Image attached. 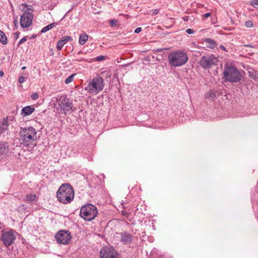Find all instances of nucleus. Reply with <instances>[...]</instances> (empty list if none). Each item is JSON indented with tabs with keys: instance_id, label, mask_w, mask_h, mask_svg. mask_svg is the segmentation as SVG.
Listing matches in <instances>:
<instances>
[{
	"instance_id": "nucleus-1",
	"label": "nucleus",
	"mask_w": 258,
	"mask_h": 258,
	"mask_svg": "<svg viewBox=\"0 0 258 258\" xmlns=\"http://www.w3.org/2000/svg\"><path fill=\"white\" fill-rule=\"evenodd\" d=\"M21 144L25 147H32L37 144V132L33 127L21 128L19 133Z\"/></svg>"
},
{
	"instance_id": "nucleus-2",
	"label": "nucleus",
	"mask_w": 258,
	"mask_h": 258,
	"mask_svg": "<svg viewBox=\"0 0 258 258\" xmlns=\"http://www.w3.org/2000/svg\"><path fill=\"white\" fill-rule=\"evenodd\" d=\"M56 196L60 203L64 204H69L74 198V191L69 184H63L57 190Z\"/></svg>"
},
{
	"instance_id": "nucleus-3",
	"label": "nucleus",
	"mask_w": 258,
	"mask_h": 258,
	"mask_svg": "<svg viewBox=\"0 0 258 258\" xmlns=\"http://www.w3.org/2000/svg\"><path fill=\"white\" fill-rule=\"evenodd\" d=\"M168 58L171 66L177 67L185 64L188 57L186 53L181 51H176L170 53Z\"/></svg>"
},
{
	"instance_id": "nucleus-4",
	"label": "nucleus",
	"mask_w": 258,
	"mask_h": 258,
	"mask_svg": "<svg viewBox=\"0 0 258 258\" xmlns=\"http://www.w3.org/2000/svg\"><path fill=\"white\" fill-rule=\"evenodd\" d=\"M242 78L241 73L235 67L225 66L223 71V79L228 82L237 83Z\"/></svg>"
},
{
	"instance_id": "nucleus-5",
	"label": "nucleus",
	"mask_w": 258,
	"mask_h": 258,
	"mask_svg": "<svg viewBox=\"0 0 258 258\" xmlns=\"http://www.w3.org/2000/svg\"><path fill=\"white\" fill-rule=\"evenodd\" d=\"M104 86L103 79L100 76H97L89 82L88 85L85 88V90L87 91L89 94L96 95L103 90Z\"/></svg>"
},
{
	"instance_id": "nucleus-6",
	"label": "nucleus",
	"mask_w": 258,
	"mask_h": 258,
	"mask_svg": "<svg viewBox=\"0 0 258 258\" xmlns=\"http://www.w3.org/2000/svg\"><path fill=\"white\" fill-rule=\"evenodd\" d=\"M97 214V208L92 204H87L82 206L80 212L81 217L87 221L95 219Z\"/></svg>"
},
{
	"instance_id": "nucleus-7",
	"label": "nucleus",
	"mask_w": 258,
	"mask_h": 258,
	"mask_svg": "<svg viewBox=\"0 0 258 258\" xmlns=\"http://www.w3.org/2000/svg\"><path fill=\"white\" fill-rule=\"evenodd\" d=\"M57 103L54 105V107L59 113L63 112L66 114L71 112L73 108V103L66 95H62L56 99Z\"/></svg>"
},
{
	"instance_id": "nucleus-8",
	"label": "nucleus",
	"mask_w": 258,
	"mask_h": 258,
	"mask_svg": "<svg viewBox=\"0 0 258 258\" xmlns=\"http://www.w3.org/2000/svg\"><path fill=\"white\" fill-rule=\"evenodd\" d=\"M218 61L219 59L217 57L210 54L203 56L199 61V64L204 69H209L217 65Z\"/></svg>"
},
{
	"instance_id": "nucleus-9",
	"label": "nucleus",
	"mask_w": 258,
	"mask_h": 258,
	"mask_svg": "<svg viewBox=\"0 0 258 258\" xmlns=\"http://www.w3.org/2000/svg\"><path fill=\"white\" fill-rule=\"evenodd\" d=\"M55 237L57 243L61 244L69 243L71 239V234L68 231H59L56 234Z\"/></svg>"
},
{
	"instance_id": "nucleus-10",
	"label": "nucleus",
	"mask_w": 258,
	"mask_h": 258,
	"mask_svg": "<svg viewBox=\"0 0 258 258\" xmlns=\"http://www.w3.org/2000/svg\"><path fill=\"white\" fill-rule=\"evenodd\" d=\"M16 239L12 230H5L2 232V239L6 246H10Z\"/></svg>"
},
{
	"instance_id": "nucleus-11",
	"label": "nucleus",
	"mask_w": 258,
	"mask_h": 258,
	"mask_svg": "<svg viewBox=\"0 0 258 258\" xmlns=\"http://www.w3.org/2000/svg\"><path fill=\"white\" fill-rule=\"evenodd\" d=\"M33 15L30 12H25L21 16L20 25L22 28L29 27L32 23Z\"/></svg>"
},
{
	"instance_id": "nucleus-12",
	"label": "nucleus",
	"mask_w": 258,
	"mask_h": 258,
	"mask_svg": "<svg viewBox=\"0 0 258 258\" xmlns=\"http://www.w3.org/2000/svg\"><path fill=\"white\" fill-rule=\"evenodd\" d=\"M100 253L101 258H117V252L112 247H104Z\"/></svg>"
},
{
	"instance_id": "nucleus-13",
	"label": "nucleus",
	"mask_w": 258,
	"mask_h": 258,
	"mask_svg": "<svg viewBox=\"0 0 258 258\" xmlns=\"http://www.w3.org/2000/svg\"><path fill=\"white\" fill-rule=\"evenodd\" d=\"M14 119V117L13 116H11L10 118L8 117L4 118L2 121L0 123V133H3L8 130V127L9 125L8 123L9 120L13 121Z\"/></svg>"
},
{
	"instance_id": "nucleus-14",
	"label": "nucleus",
	"mask_w": 258,
	"mask_h": 258,
	"mask_svg": "<svg viewBox=\"0 0 258 258\" xmlns=\"http://www.w3.org/2000/svg\"><path fill=\"white\" fill-rule=\"evenodd\" d=\"M72 38L71 36H66L62 37L57 42V48L58 50H60L64 45L68 41L72 40Z\"/></svg>"
},
{
	"instance_id": "nucleus-15",
	"label": "nucleus",
	"mask_w": 258,
	"mask_h": 258,
	"mask_svg": "<svg viewBox=\"0 0 258 258\" xmlns=\"http://www.w3.org/2000/svg\"><path fill=\"white\" fill-rule=\"evenodd\" d=\"M37 196L35 194H28L26 195L25 201L28 203H34L37 201Z\"/></svg>"
},
{
	"instance_id": "nucleus-16",
	"label": "nucleus",
	"mask_w": 258,
	"mask_h": 258,
	"mask_svg": "<svg viewBox=\"0 0 258 258\" xmlns=\"http://www.w3.org/2000/svg\"><path fill=\"white\" fill-rule=\"evenodd\" d=\"M35 108L34 107H31L30 106H27L26 107H24L22 109L21 114L23 116H27L32 114L34 111Z\"/></svg>"
},
{
	"instance_id": "nucleus-17",
	"label": "nucleus",
	"mask_w": 258,
	"mask_h": 258,
	"mask_svg": "<svg viewBox=\"0 0 258 258\" xmlns=\"http://www.w3.org/2000/svg\"><path fill=\"white\" fill-rule=\"evenodd\" d=\"M9 152V148L8 143H0V155L7 154Z\"/></svg>"
},
{
	"instance_id": "nucleus-18",
	"label": "nucleus",
	"mask_w": 258,
	"mask_h": 258,
	"mask_svg": "<svg viewBox=\"0 0 258 258\" xmlns=\"http://www.w3.org/2000/svg\"><path fill=\"white\" fill-rule=\"evenodd\" d=\"M248 74L250 78L253 79L255 81H258V71L251 68H248Z\"/></svg>"
},
{
	"instance_id": "nucleus-19",
	"label": "nucleus",
	"mask_w": 258,
	"mask_h": 258,
	"mask_svg": "<svg viewBox=\"0 0 258 258\" xmlns=\"http://www.w3.org/2000/svg\"><path fill=\"white\" fill-rule=\"evenodd\" d=\"M121 240L124 243H128L131 241V235L127 233H121Z\"/></svg>"
},
{
	"instance_id": "nucleus-20",
	"label": "nucleus",
	"mask_w": 258,
	"mask_h": 258,
	"mask_svg": "<svg viewBox=\"0 0 258 258\" xmlns=\"http://www.w3.org/2000/svg\"><path fill=\"white\" fill-rule=\"evenodd\" d=\"M88 39V36L87 34L84 33L81 34L79 37V43L81 45H84L87 42Z\"/></svg>"
},
{
	"instance_id": "nucleus-21",
	"label": "nucleus",
	"mask_w": 258,
	"mask_h": 258,
	"mask_svg": "<svg viewBox=\"0 0 258 258\" xmlns=\"http://www.w3.org/2000/svg\"><path fill=\"white\" fill-rule=\"evenodd\" d=\"M0 42L3 44H6L8 42L7 37L5 34L0 30Z\"/></svg>"
},
{
	"instance_id": "nucleus-22",
	"label": "nucleus",
	"mask_w": 258,
	"mask_h": 258,
	"mask_svg": "<svg viewBox=\"0 0 258 258\" xmlns=\"http://www.w3.org/2000/svg\"><path fill=\"white\" fill-rule=\"evenodd\" d=\"M206 97L210 100H214L216 98V93L213 90H210L206 95Z\"/></svg>"
},
{
	"instance_id": "nucleus-23",
	"label": "nucleus",
	"mask_w": 258,
	"mask_h": 258,
	"mask_svg": "<svg viewBox=\"0 0 258 258\" xmlns=\"http://www.w3.org/2000/svg\"><path fill=\"white\" fill-rule=\"evenodd\" d=\"M56 25L55 23H51L50 24L48 25L47 26L44 27L41 30V33H45L48 30L51 29L53 27H54Z\"/></svg>"
},
{
	"instance_id": "nucleus-24",
	"label": "nucleus",
	"mask_w": 258,
	"mask_h": 258,
	"mask_svg": "<svg viewBox=\"0 0 258 258\" xmlns=\"http://www.w3.org/2000/svg\"><path fill=\"white\" fill-rule=\"evenodd\" d=\"M205 42L207 44H209V45H208V47H209L211 48H214L215 44V41L214 40L210 39V38H207L205 39Z\"/></svg>"
},
{
	"instance_id": "nucleus-25",
	"label": "nucleus",
	"mask_w": 258,
	"mask_h": 258,
	"mask_svg": "<svg viewBox=\"0 0 258 258\" xmlns=\"http://www.w3.org/2000/svg\"><path fill=\"white\" fill-rule=\"evenodd\" d=\"M76 76V74H72L71 76H70L69 77H68L66 80H65V83L67 84H68L70 83H71L74 79L75 76Z\"/></svg>"
},
{
	"instance_id": "nucleus-26",
	"label": "nucleus",
	"mask_w": 258,
	"mask_h": 258,
	"mask_svg": "<svg viewBox=\"0 0 258 258\" xmlns=\"http://www.w3.org/2000/svg\"><path fill=\"white\" fill-rule=\"evenodd\" d=\"M250 4L254 8H258V0H252L250 2Z\"/></svg>"
},
{
	"instance_id": "nucleus-27",
	"label": "nucleus",
	"mask_w": 258,
	"mask_h": 258,
	"mask_svg": "<svg viewBox=\"0 0 258 258\" xmlns=\"http://www.w3.org/2000/svg\"><path fill=\"white\" fill-rule=\"evenodd\" d=\"M245 25L247 28H251L253 26V23L251 21H247L245 22Z\"/></svg>"
},
{
	"instance_id": "nucleus-28",
	"label": "nucleus",
	"mask_w": 258,
	"mask_h": 258,
	"mask_svg": "<svg viewBox=\"0 0 258 258\" xmlns=\"http://www.w3.org/2000/svg\"><path fill=\"white\" fill-rule=\"evenodd\" d=\"M31 97L32 100H36L38 98V94L36 92H34L32 94Z\"/></svg>"
},
{
	"instance_id": "nucleus-29",
	"label": "nucleus",
	"mask_w": 258,
	"mask_h": 258,
	"mask_svg": "<svg viewBox=\"0 0 258 258\" xmlns=\"http://www.w3.org/2000/svg\"><path fill=\"white\" fill-rule=\"evenodd\" d=\"M117 24V21L116 20H111L109 21V25L111 27H115Z\"/></svg>"
},
{
	"instance_id": "nucleus-30",
	"label": "nucleus",
	"mask_w": 258,
	"mask_h": 258,
	"mask_svg": "<svg viewBox=\"0 0 258 258\" xmlns=\"http://www.w3.org/2000/svg\"><path fill=\"white\" fill-rule=\"evenodd\" d=\"M104 59H105V56H102V55L98 56L96 58V60H97V61H101V60H104Z\"/></svg>"
},
{
	"instance_id": "nucleus-31",
	"label": "nucleus",
	"mask_w": 258,
	"mask_h": 258,
	"mask_svg": "<svg viewBox=\"0 0 258 258\" xmlns=\"http://www.w3.org/2000/svg\"><path fill=\"white\" fill-rule=\"evenodd\" d=\"M186 32L188 34H192L194 33L195 31L193 29L188 28L186 29Z\"/></svg>"
},
{
	"instance_id": "nucleus-32",
	"label": "nucleus",
	"mask_w": 258,
	"mask_h": 258,
	"mask_svg": "<svg viewBox=\"0 0 258 258\" xmlns=\"http://www.w3.org/2000/svg\"><path fill=\"white\" fill-rule=\"evenodd\" d=\"M25 81V78L24 77H20L19 78V82L21 84L24 83Z\"/></svg>"
},
{
	"instance_id": "nucleus-33",
	"label": "nucleus",
	"mask_w": 258,
	"mask_h": 258,
	"mask_svg": "<svg viewBox=\"0 0 258 258\" xmlns=\"http://www.w3.org/2000/svg\"><path fill=\"white\" fill-rule=\"evenodd\" d=\"M26 40H27V38L26 37H24V38H22L20 40L18 44L20 45V44L23 43V42H25L26 41Z\"/></svg>"
},
{
	"instance_id": "nucleus-34",
	"label": "nucleus",
	"mask_w": 258,
	"mask_h": 258,
	"mask_svg": "<svg viewBox=\"0 0 258 258\" xmlns=\"http://www.w3.org/2000/svg\"><path fill=\"white\" fill-rule=\"evenodd\" d=\"M183 21H188V20H189L190 19V18L189 16H185V17H183L182 18Z\"/></svg>"
},
{
	"instance_id": "nucleus-35",
	"label": "nucleus",
	"mask_w": 258,
	"mask_h": 258,
	"mask_svg": "<svg viewBox=\"0 0 258 258\" xmlns=\"http://www.w3.org/2000/svg\"><path fill=\"white\" fill-rule=\"evenodd\" d=\"M142 30V29L140 27H138L135 30V33H140Z\"/></svg>"
},
{
	"instance_id": "nucleus-36",
	"label": "nucleus",
	"mask_w": 258,
	"mask_h": 258,
	"mask_svg": "<svg viewBox=\"0 0 258 258\" xmlns=\"http://www.w3.org/2000/svg\"><path fill=\"white\" fill-rule=\"evenodd\" d=\"M210 16H211V13H206L204 15V17L206 18H207L209 17Z\"/></svg>"
},
{
	"instance_id": "nucleus-37",
	"label": "nucleus",
	"mask_w": 258,
	"mask_h": 258,
	"mask_svg": "<svg viewBox=\"0 0 258 258\" xmlns=\"http://www.w3.org/2000/svg\"><path fill=\"white\" fill-rule=\"evenodd\" d=\"M158 12H159V11L158 10H155L154 11V12H153V13H154V14L156 15V14H158Z\"/></svg>"
},
{
	"instance_id": "nucleus-38",
	"label": "nucleus",
	"mask_w": 258,
	"mask_h": 258,
	"mask_svg": "<svg viewBox=\"0 0 258 258\" xmlns=\"http://www.w3.org/2000/svg\"><path fill=\"white\" fill-rule=\"evenodd\" d=\"M220 47L221 49H222L223 50H226V48H225V47L224 46H223V45H221V46H220Z\"/></svg>"
},
{
	"instance_id": "nucleus-39",
	"label": "nucleus",
	"mask_w": 258,
	"mask_h": 258,
	"mask_svg": "<svg viewBox=\"0 0 258 258\" xmlns=\"http://www.w3.org/2000/svg\"><path fill=\"white\" fill-rule=\"evenodd\" d=\"M4 75V72L3 71H0V77L3 76Z\"/></svg>"
},
{
	"instance_id": "nucleus-40",
	"label": "nucleus",
	"mask_w": 258,
	"mask_h": 258,
	"mask_svg": "<svg viewBox=\"0 0 258 258\" xmlns=\"http://www.w3.org/2000/svg\"><path fill=\"white\" fill-rule=\"evenodd\" d=\"M25 69H26V67H23L22 68V70H25Z\"/></svg>"
},
{
	"instance_id": "nucleus-41",
	"label": "nucleus",
	"mask_w": 258,
	"mask_h": 258,
	"mask_svg": "<svg viewBox=\"0 0 258 258\" xmlns=\"http://www.w3.org/2000/svg\"><path fill=\"white\" fill-rule=\"evenodd\" d=\"M22 5H23V6H24L25 7L27 6V5L26 4H23Z\"/></svg>"
}]
</instances>
